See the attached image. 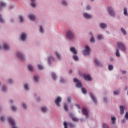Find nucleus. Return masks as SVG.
<instances>
[{"label": "nucleus", "instance_id": "1", "mask_svg": "<svg viewBox=\"0 0 128 128\" xmlns=\"http://www.w3.org/2000/svg\"><path fill=\"white\" fill-rule=\"evenodd\" d=\"M70 52H73V54H76V55H74L73 56L74 60L76 61L78 60V57L77 56H76V54H78V52H76V48H74V47L70 48Z\"/></svg>", "mask_w": 128, "mask_h": 128}, {"label": "nucleus", "instance_id": "2", "mask_svg": "<svg viewBox=\"0 0 128 128\" xmlns=\"http://www.w3.org/2000/svg\"><path fill=\"white\" fill-rule=\"evenodd\" d=\"M67 38L69 40H72L74 38V33L70 30H68L67 32Z\"/></svg>", "mask_w": 128, "mask_h": 128}, {"label": "nucleus", "instance_id": "3", "mask_svg": "<svg viewBox=\"0 0 128 128\" xmlns=\"http://www.w3.org/2000/svg\"><path fill=\"white\" fill-rule=\"evenodd\" d=\"M74 82L76 83V86L77 88H82V82L78 80L76 78H74Z\"/></svg>", "mask_w": 128, "mask_h": 128}, {"label": "nucleus", "instance_id": "4", "mask_svg": "<svg viewBox=\"0 0 128 128\" xmlns=\"http://www.w3.org/2000/svg\"><path fill=\"white\" fill-rule=\"evenodd\" d=\"M118 46L119 48H120L122 52H124L126 50V46L122 43V42H118Z\"/></svg>", "mask_w": 128, "mask_h": 128}, {"label": "nucleus", "instance_id": "5", "mask_svg": "<svg viewBox=\"0 0 128 128\" xmlns=\"http://www.w3.org/2000/svg\"><path fill=\"white\" fill-rule=\"evenodd\" d=\"M90 48L88 46H86L85 47V50L84 51V56L90 54Z\"/></svg>", "mask_w": 128, "mask_h": 128}, {"label": "nucleus", "instance_id": "6", "mask_svg": "<svg viewBox=\"0 0 128 128\" xmlns=\"http://www.w3.org/2000/svg\"><path fill=\"white\" fill-rule=\"evenodd\" d=\"M82 112L84 116H86V118H88V109H86V108H82Z\"/></svg>", "mask_w": 128, "mask_h": 128}, {"label": "nucleus", "instance_id": "7", "mask_svg": "<svg viewBox=\"0 0 128 128\" xmlns=\"http://www.w3.org/2000/svg\"><path fill=\"white\" fill-rule=\"evenodd\" d=\"M108 12L110 14L111 16H116V12H114V10H112V7L108 8Z\"/></svg>", "mask_w": 128, "mask_h": 128}, {"label": "nucleus", "instance_id": "8", "mask_svg": "<svg viewBox=\"0 0 128 128\" xmlns=\"http://www.w3.org/2000/svg\"><path fill=\"white\" fill-rule=\"evenodd\" d=\"M62 102V98L58 97L56 100H55V104L57 106H60V102Z\"/></svg>", "mask_w": 128, "mask_h": 128}, {"label": "nucleus", "instance_id": "9", "mask_svg": "<svg viewBox=\"0 0 128 128\" xmlns=\"http://www.w3.org/2000/svg\"><path fill=\"white\" fill-rule=\"evenodd\" d=\"M83 76L84 80H89V81L92 80V77L90 75L84 74Z\"/></svg>", "mask_w": 128, "mask_h": 128}, {"label": "nucleus", "instance_id": "10", "mask_svg": "<svg viewBox=\"0 0 128 128\" xmlns=\"http://www.w3.org/2000/svg\"><path fill=\"white\" fill-rule=\"evenodd\" d=\"M4 6H6V4L2 2H0V10H2V8Z\"/></svg>", "mask_w": 128, "mask_h": 128}, {"label": "nucleus", "instance_id": "11", "mask_svg": "<svg viewBox=\"0 0 128 128\" xmlns=\"http://www.w3.org/2000/svg\"><path fill=\"white\" fill-rule=\"evenodd\" d=\"M21 40H26V34L24 33H22L21 35Z\"/></svg>", "mask_w": 128, "mask_h": 128}, {"label": "nucleus", "instance_id": "12", "mask_svg": "<svg viewBox=\"0 0 128 128\" xmlns=\"http://www.w3.org/2000/svg\"><path fill=\"white\" fill-rule=\"evenodd\" d=\"M116 117H112L111 118V122L112 124L114 125L116 124Z\"/></svg>", "mask_w": 128, "mask_h": 128}, {"label": "nucleus", "instance_id": "13", "mask_svg": "<svg viewBox=\"0 0 128 128\" xmlns=\"http://www.w3.org/2000/svg\"><path fill=\"white\" fill-rule=\"evenodd\" d=\"M17 56L18 58H20V60L24 59V55H22V53H20V52H18Z\"/></svg>", "mask_w": 128, "mask_h": 128}, {"label": "nucleus", "instance_id": "14", "mask_svg": "<svg viewBox=\"0 0 128 128\" xmlns=\"http://www.w3.org/2000/svg\"><path fill=\"white\" fill-rule=\"evenodd\" d=\"M124 106H120V114H124Z\"/></svg>", "mask_w": 128, "mask_h": 128}, {"label": "nucleus", "instance_id": "15", "mask_svg": "<svg viewBox=\"0 0 128 128\" xmlns=\"http://www.w3.org/2000/svg\"><path fill=\"white\" fill-rule=\"evenodd\" d=\"M84 16L86 18H92V16L88 14V13H84Z\"/></svg>", "mask_w": 128, "mask_h": 128}, {"label": "nucleus", "instance_id": "16", "mask_svg": "<svg viewBox=\"0 0 128 128\" xmlns=\"http://www.w3.org/2000/svg\"><path fill=\"white\" fill-rule=\"evenodd\" d=\"M70 118H72V120H73V122H78V119L76 117H74V115L72 114L70 115Z\"/></svg>", "mask_w": 128, "mask_h": 128}, {"label": "nucleus", "instance_id": "17", "mask_svg": "<svg viewBox=\"0 0 128 128\" xmlns=\"http://www.w3.org/2000/svg\"><path fill=\"white\" fill-rule=\"evenodd\" d=\"M90 96L92 100H94V102H95V104H96V97L94 96V94H92V93H90Z\"/></svg>", "mask_w": 128, "mask_h": 128}, {"label": "nucleus", "instance_id": "18", "mask_svg": "<svg viewBox=\"0 0 128 128\" xmlns=\"http://www.w3.org/2000/svg\"><path fill=\"white\" fill-rule=\"evenodd\" d=\"M29 18H30L31 20H36V16L34 14H30L29 16Z\"/></svg>", "mask_w": 128, "mask_h": 128}, {"label": "nucleus", "instance_id": "19", "mask_svg": "<svg viewBox=\"0 0 128 128\" xmlns=\"http://www.w3.org/2000/svg\"><path fill=\"white\" fill-rule=\"evenodd\" d=\"M106 26H106V24L101 23L100 24V27L102 28H106Z\"/></svg>", "mask_w": 128, "mask_h": 128}, {"label": "nucleus", "instance_id": "20", "mask_svg": "<svg viewBox=\"0 0 128 128\" xmlns=\"http://www.w3.org/2000/svg\"><path fill=\"white\" fill-rule=\"evenodd\" d=\"M54 54H56V56L57 58H58V60H60V58H62L60 54H58V52H55Z\"/></svg>", "mask_w": 128, "mask_h": 128}, {"label": "nucleus", "instance_id": "21", "mask_svg": "<svg viewBox=\"0 0 128 128\" xmlns=\"http://www.w3.org/2000/svg\"><path fill=\"white\" fill-rule=\"evenodd\" d=\"M94 62L96 66H102V64L98 62V60H95Z\"/></svg>", "mask_w": 128, "mask_h": 128}, {"label": "nucleus", "instance_id": "22", "mask_svg": "<svg viewBox=\"0 0 128 128\" xmlns=\"http://www.w3.org/2000/svg\"><path fill=\"white\" fill-rule=\"evenodd\" d=\"M4 48L6 50H10V46L6 44H4Z\"/></svg>", "mask_w": 128, "mask_h": 128}, {"label": "nucleus", "instance_id": "23", "mask_svg": "<svg viewBox=\"0 0 128 128\" xmlns=\"http://www.w3.org/2000/svg\"><path fill=\"white\" fill-rule=\"evenodd\" d=\"M28 70L30 72H32L34 70V67L32 65H28Z\"/></svg>", "mask_w": 128, "mask_h": 128}, {"label": "nucleus", "instance_id": "24", "mask_svg": "<svg viewBox=\"0 0 128 128\" xmlns=\"http://www.w3.org/2000/svg\"><path fill=\"white\" fill-rule=\"evenodd\" d=\"M32 3H31V6L33 8H36V3L34 2V0H31Z\"/></svg>", "mask_w": 128, "mask_h": 128}, {"label": "nucleus", "instance_id": "25", "mask_svg": "<svg viewBox=\"0 0 128 128\" xmlns=\"http://www.w3.org/2000/svg\"><path fill=\"white\" fill-rule=\"evenodd\" d=\"M42 110L43 112H46V110H48V108L46 107H43L42 108Z\"/></svg>", "mask_w": 128, "mask_h": 128}, {"label": "nucleus", "instance_id": "26", "mask_svg": "<svg viewBox=\"0 0 128 128\" xmlns=\"http://www.w3.org/2000/svg\"><path fill=\"white\" fill-rule=\"evenodd\" d=\"M52 60H54V56H51L49 57V58H48V64H51L50 61Z\"/></svg>", "mask_w": 128, "mask_h": 128}, {"label": "nucleus", "instance_id": "27", "mask_svg": "<svg viewBox=\"0 0 128 128\" xmlns=\"http://www.w3.org/2000/svg\"><path fill=\"white\" fill-rule=\"evenodd\" d=\"M121 32H122V34H124V36H126V30H124V28H121Z\"/></svg>", "mask_w": 128, "mask_h": 128}, {"label": "nucleus", "instance_id": "28", "mask_svg": "<svg viewBox=\"0 0 128 128\" xmlns=\"http://www.w3.org/2000/svg\"><path fill=\"white\" fill-rule=\"evenodd\" d=\"M52 78L54 80H56V74L54 72L52 73Z\"/></svg>", "mask_w": 128, "mask_h": 128}, {"label": "nucleus", "instance_id": "29", "mask_svg": "<svg viewBox=\"0 0 128 128\" xmlns=\"http://www.w3.org/2000/svg\"><path fill=\"white\" fill-rule=\"evenodd\" d=\"M124 14L125 16H128V9L124 8Z\"/></svg>", "mask_w": 128, "mask_h": 128}, {"label": "nucleus", "instance_id": "30", "mask_svg": "<svg viewBox=\"0 0 128 128\" xmlns=\"http://www.w3.org/2000/svg\"><path fill=\"white\" fill-rule=\"evenodd\" d=\"M68 126L71 128H74V124H72V123H68Z\"/></svg>", "mask_w": 128, "mask_h": 128}, {"label": "nucleus", "instance_id": "31", "mask_svg": "<svg viewBox=\"0 0 128 128\" xmlns=\"http://www.w3.org/2000/svg\"><path fill=\"white\" fill-rule=\"evenodd\" d=\"M82 92L83 94H86V92H86V88H82Z\"/></svg>", "mask_w": 128, "mask_h": 128}, {"label": "nucleus", "instance_id": "32", "mask_svg": "<svg viewBox=\"0 0 128 128\" xmlns=\"http://www.w3.org/2000/svg\"><path fill=\"white\" fill-rule=\"evenodd\" d=\"M64 108L65 110H66V112L68 110V105H66V104H64Z\"/></svg>", "mask_w": 128, "mask_h": 128}, {"label": "nucleus", "instance_id": "33", "mask_svg": "<svg viewBox=\"0 0 128 128\" xmlns=\"http://www.w3.org/2000/svg\"><path fill=\"white\" fill-rule=\"evenodd\" d=\"M24 88L26 90H28V84H25L24 86Z\"/></svg>", "mask_w": 128, "mask_h": 128}, {"label": "nucleus", "instance_id": "34", "mask_svg": "<svg viewBox=\"0 0 128 128\" xmlns=\"http://www.w3.org/2000/svg\"><path fill=\"white\" fill-rule=\"evenodd\" d=\"M103 128H110L108 125L106 123H103L102 124Z\"/></svg>", "mask_w": 128, "mask_h": 128}, {"label": "nucleus", "instance_id": "35", "mask_svg": "<svg viewBox=\"0 0 128 128\" xmlns=\"http://www.w3.org/2000/svg\"><path fill=\"white\" fill-rule=\"evenodd\" d=\"M19 20H20V21L21 22H24V17L22 16H19Z\"/></svg>", "mask_w": 128, "mask_h": 128}, {"label": "nucleus", "instance_id": "36", "mask_svg": "<svg viewBox=\"0 0 128 128\" xmlns=\"http://www.w3.org/2000/svg\"><path fill=\"white\" fill-rule=\"evenodd\" d=\"M116 56H120V51H118V50H116Z\"/></svg>", "mask_w": 128, "mask_h": 128}, {"label": "nucleus", "instance_id": "37", "mask_svg": "<svg viewBox=\"0 0 128 128\" xmlns=\"http://www.w3.org/2000/svg\"><path fill=\"white\" fill-rule=\"evenodd\" d=\"M113 69H114V66H112V65H109L108 66L109 70H112Z\"/></svg>", "mask_w": 128, "mask_h": 128}, {"label": "nucleus", "instance_id": "38", "mask_svg": "<svg viewBox=\"0 0 128 128\" xmlns=\"http://www.w3.org/2000/svg\"><path fill=\"white\" fill-rule=\"evenodd\" d=\"M34 80L35 82H38V76H34Z\"/></svg>", "mask_w": 128, "mask_h": 128}, {"label": "nucleus", "instance_id": "39", "mask_svg": "<svg viewBox=\"0 0 128 128\" xmlns=\"http://www.w3.org/2000/svg\"><path fill=\"white\" fill-rule=\"evenodd\" d=\"M38 68L39 70H44V67L42 66V65H40V64L38 65Z\"/></svg>", "mask_w": 128, "mask_h": 128}, {"label": "nucleus", "instance_id": "40", "mask_svg": "<svg viewBox=\"0 0 128 128\" xmlns=\"http://www.w3.org/2000/svg\"><path fill=\"white\" fill-rule=\"evenodd\" d=\"M118 94H120V91H119V90L114 91V94L116 96Z\"/></svg>", "mask_w": 128, "mask_h": 128}, {"label": "nucleus", "instance_id": "41", "mask_svg": "<svg viewBox=\"0 0 128 128\" xmlns=\"http://www.w3.org/2000/svg\"><path fill=\"white\" fill-rule=\"evenodd\" d=\"M40 32H44V28H42V26H40Z\"/></svg>", "mask_w": 128, "mask_h": 128}, {"label": "nucleus", "instance_id": "42", "mask_svg": "<svg viewBox=\"0 0 128 128\" xmlns=\"http://www.w3.org/2000/svg\"><path fill=\"white\" fill-rule=\"evenodd\" d=\"M91 42H94V36H92V38L90 39Z\"/></svg>", "mask_w": 128, "mask_h": 128}, {"label": "nucleus", "instance_id": "43", "mask_svg": "<svg viewBox=\"0 0 128 128\" xmlns=\"http://www.w3.org/2000/svg\"><path fill=\"white\" fill-rule=\"evenodd\" d=\"M12 110H14V111L16 110V107L14 106H12Z\"/></svg>", "mask_w": 128, "mask_h": 128}, {"label": "nucleus", "instance_id": "44", "mask_svg": "<svg viewBox=\"0 0 128 128\" xmlns=\"http://www.w3.org/2000/svg\"><path fill=\"white\" fill-rule=\"evenodd\" d=\"M62 4H64V6H66V4H68V3H66V2L65 0H62Z\"/></svg>", "mask_w": 128, "mask_h": 128}, {"label": "nucleus", "instance_id": "45", "mask_svg": "<svg viewBox=\"0 0 128 128\" xmlns=\"http://www.w3.org/2000/svg\"><path fill=\"white\" fill-rule=\"evenodd\" d=\"M22 106L24 110L26 108V104H22Z\"/></svg>", "mask_w": 128, "mask_h": 128}, {"label": "nucleus", "instance_id": "46", "mask_svg": "<svg viewBox=\"0 0 128 128\" xmlns=\"http://www.w3.org/2000/svg\"><path fill=\"white\" fill-rule=\"evenodd\" d=\"M98 40H102V36L101 35H98Z\"/></svg>", "mask_w": 128, "mask_h": 128}, {"label": "nucleus", "instance_id": "47", "mask_svg": "<svg viewBox=\"0 0 128 128\" xmlns=\"http://www.w3.org/2000/svg\"><path fill=\"white\" fill-rule=\"evenodd\" d=\"M76 106L78 108V110H80V104H76Z\"/></svg>", "mask_w": 128, "mask_h": 128}, {"label": "nucleus", "instance_id": "48", "mask_svg": "<svg viewBox=\"0 0 128 128\" xmlns=\"http://www.w3.org/2000/svg\"><path fill=\"white\" fill-rule=\"evenodd\" d=\"M0 22H4V19L2 18V15L0 14Z\"/></svg>", "mask_w": 128, "mask_h": 128}, {"label": "nucleus", "instance_id": "49", "mask_svg": "<svg viewBox=\"0 0 128 128\" xmlns=\"http://www.w3.org/2000/svg\"><path fill=\"white\" fill-rule=\"evenodd\" d=\"M70 100H72V98L70 97H68V102L70 103Z\"/></svg>", "mask_w": 128, "mask_h": 128}, {"label": "nucleus", "instance_id": "50", "mask_svg": "<svg viewBox=\"0 0 128 128\" xmlns=\"http://www.w3.org/2000/svg\"><path fill=\"white\" fill-rule=\"evenodd\" d=\"M2 90L3 92H5V90H6V86H4L2 88Z\"/></svg>", "mask_w": 128, "mask_h": 128}, {"label": "nucleus", "instance_id": "51", "mask_svg": "<svg viewBox=\"0 0 128 128\" xmlns=\"http://www.w3.org/2000/svg\"><path fill=\"white\" fill-rule=\"evenodd\" d=\"M0 120H2V122H4V117L1 116L0 117Z\"/></svg>", "mask_w": 128, "mask_h": 128}, {"label": "nucleus", "instance_id": "52", "mask_svg": "<svg viewBox=\"0 0 128 128\" xmlns=\"http://www.w3.org/2000/svg\"><path fill=\"white\" fill-rule=\"evenodd\" d=\"M86 10H90V6H88L86 7Z\"/></svg>", "mask_w": 128, "mask_h": 128}, {"label": "nucleus", "instance_id": "53", "mask_svg": "<svg viewBox=\"0 0 128 128\" xmlns=\"http://www.w3.org/2000/svg\"><path fill=\"white\" fill-rule=\"evenodd\" d=\"M125 118L128 120V112H126L125 115Z\"/></svg>", "mask_w": 128, "mask_h": 128}, {"label": "nucleus", "instance_id": "54", "mask_svg": "<svg viewBox=\"0 0 128 128\" xmlns=\"http://www.w3.org/2000/svg\"><path fill=\"white\" fill-rule=\"evenodd\" d=\"M12 80H11V79L8 80V84H12Z\"/></svg>", "mask_w": 128, "mask_h": 128}, {"label": "nucleus", "instance_id": "55", "mask_svg": "<svg viewBox=\"0 0 128 128\" xmlns=\"http://www.w3.org/2000/svg\"><path fill=\"white\" fill-rule=\"evenodd\" d=\"M60 82H64V78H62L60 80Z\"/></svg>", "mask_w": 128, "mask_h": 128}, {"label": "nucleus", "instance_id": "56", "mask_svg": "<svg viewBox=\"0 0 128 128\" xmlns=\"http://www.w3.org/2000/svg\"><path fill=\"white\" fill-rule=\"evenodd\" d=\"M14 6H10V10H12V8H14Z\"/></svg>", "mask_w": 128, "mask_h": 128}, {"label": "nucleus", "instance_id": "57", "mask_svg": "<svg viewBox=\"0 0 128 128\" xmlns=\"http://www.w3.org/2000/svg\"><path fill=\"white\" fill-rule=\"evenodd\" d=\"M122 73L124 74H126V72L123 70V71H122Z\"/></svg>", "mask_w": 128, "mask_h": 128}, {"label": "nucleus", "instance_id": "58", "mask_svg": "<svg viewBox=\"0 0 128 128\" xmlns=\"http://www.w3.org/2000/svg\"><path fill=\"white\" fill-rule=\"evenodd\" d=\"M69 72H70V74H72V70H70L69 71Z\"/></svg>", "mask_w": 128, "mask_h": 128}, {"label": "nucleus", "instance_id": "59", "mask_svg": "<svg viewBox=\"0 0 128 128\" xmlns=\"http://www.w3.org/2000/svg\"><path fill=\"white\" fill-rule=\"evenodd\" d=\"M128 90V87H126V88H125V90Z\"/></svg>", "mask_w": 128, "mask_h": 128}, {"label": "nucleus", "instance_id": "60", "mask_svg": "<svg viewBox=\"0 0 128 128\" xmlns=\"http://www.w3.org/2000/svg\"><path fill=\"white\" fill-rule=\"evenodd\" d=\"M38 100V102H40V98H38V100Z\"/></svg>", "mask_w": 128, "mask_h": 128}, {"label": "nucleus", "instance_id": "61", "mask_svg": "<svg viewBox=\"0 0 128 128\" xmlns=\"http://www.w3.org/2000/svg\"><path fill=\"white\" fill-rule=\"evenodd\" d=\"M104 100L105 102H106V98H104Z\"/></svg>", "mask_w": 128, "mask_h": 128}, {"label": "nucleus", "instance_id": "62", "mask_svg": "<svg viewBox=\"0 0 128 128\" xmlns=\"http://www.w3.org/2000/svg\"><path fill=\"white\" fill-rule=\"evenodd\" d=\"M10 102H12V100H10Z\"/></svg>", "mask_w": 128, "mask_h": 128}, {"label": "nucleus", "instance_id": "63", "mask_svg": "<svg viewBox=\"0 0 128 128\" xmlns=\"http://www.w3.org/2000/svg\"><path fill=\"white\" fill-rule=\"evenodd\" d=\"M0 48H2V46H0Z\"/></svg>", "mask_w": 128, "mask_h": 128}, {"label": "nucleus", "instance_id": "64", "mask_svg": "<svg viewBox=\"0 0 128 128\" xmlns=\"http://www.w3.org/2000/svg\"><path fill=\"white\" fill-rule=\"evenodd\" d=\"M90 34H92V32H90Z\"/></svg>", "mask_w": 128, "mask_h": 128}]
</instances>
